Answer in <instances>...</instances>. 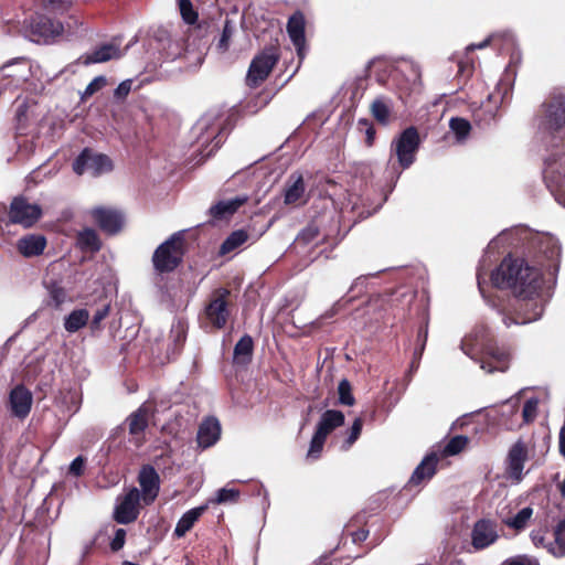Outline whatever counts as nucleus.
I'll list each match as a JSON object with an SVG mask.
<instances>
[{
	"label": "nucleus",
	"mask_w": 565,
	"mask_h": 565,
	"mask_svg": "<svg viewBox=\"0 0 565 565\" xmlns=\"http://www.w3.org/2000/svg\"><path fill=\"white\" fill-rule=\"evenodd\" d=\"M185 252V241L182 231L173 233L160 244L153 255V268L158 273L173 271L182 262Z\"/></svg>",
	"instance_id": "nucleus-1"
},
{
	"label": "nucleus",
	"mask_w": 565,
	"mask_h": 565,
	"mask_svg": "<svg viewBox=\"0 0 565 565\" xmlns=\"http://www.w3.org/2000/svg\"><path fill=\"white\" fill-rule=\"evenodd\" d=\"M221 125L215 114H205L196 121L194 131L198 134L196 142L201 148L200 153L203 159L212 156L223 143Z\"/></svg>",
	"instance_id": "nucleus-2"
},
{
	"label": "nucleus",
	"mask_w": 565,
	"mask_h": 565,
	"mask_svg": "<svg viewBox=\"0 0 565 565\" xmlns=\"http://www.w3.org/2000/svg\"><path fill=\"white\" fill-rule=\"evenodd\" d=\"M279 58L280 51L277 46L266 47L255 55L247 70L246 85L250 88L260 86L267 79Z\"/></svg>",
	"instance_id": "nucleus-3"
},
{
	"label": "nucleus",
	"mask_w": 565,
	"mask_h": 565,
	"mask_svg": "<svg viewBox=\"0 0 565 565\" xmlns=\"http://www.w3.org/2000/svg\"><path fill=\"white\" fill-rule=\"evenodd\" d=\"M32 75V65L23 57L0 67V95L7 90L24 87Z\"/></svg>",
	"instance_id": "nucleus-4"
},
{
	"label": "nucleus",
	"mask_w": 565,
	"mask_h": 565,
	"mask_svg": "<svg viewBox=\"0 0 565 565\" xmlns=\"http://www.w3.org/2000/svg\"><path fill=\"white\" fill-rule=\"evenodd\" d=\"M73 170L76 174L82 175L89 173L98 177L113 170V162L108 156L96 153L90 149H84L73 162Z\"/></svg>",
	"instance_id": "nucleus-5"
},
{
	"label": "nucleus",
	"mask_w": 565,
	"mask_h": 565,
	"mask_svg": "<svg viewBox=\"0 0 565 565\" xmlns=\"http://www.w3.org/2000/svg\"><path fill=\"white\" fill-rule=\"evenodd\" d=\"M140 491L138 488H130L126 494L117 498L114 510V519L119 524H129L139 515Z\"/></svg>",
	"instance_id": "nucleus-6"
},
{
	"label": "nucleus",
	"mask_w": 565,
	"mask_h": 565,
	"mask_svg": "<svg viewBox=\"0 0 565 565\" xmlns=\"http://www.w3.org/2000/svg\"><path fill=\"white\" fill-rule=\"evenodd\" d=\"M42 215L41 206L29 203L24 198H14L10 204L9 220L13 224L31 227Z\"/></svg>",
	"instance_id": "nucleus-7"
},
{
	"label": "nucleus",
	"mask_w": 565,
	"mask_h": 565,
	"mask_svg": "<svg viewBox=\"0 0 565 565\" xmlns=\"http://www.w3.org/2000/svg\"><path fill=\"white\" fill-rule=\"evenodd\" d=\"M140 498L145 505L152 504L160 492V476L151 465H143L138 473Z\"/></svg>",
	"instance_id": "nucleus-8"
},
{
	"label": "nucleus",
	"mask_w": 565,
	"mask_h": 565,
	"mask_svg": "<svg viewBox=\"0 0 565 565\" xmlns=\"http://www.w3.org/2000/svg\"><path fill=\"white\" fill-rule=\"evenodd\" d=\"M228 294L230 291L226 289H218L205 307L206 319L217 329H222L226 324L230 316L226 301Z\"/></svg>",
	"instance_id": "nucleus-9"
},
{
	"label": "nucleus",
	"mask_w": 565,
	"mask_h": 565,
	"mask_svg": "<svg viewBox=\"0 0 565 565\" xmlns=\"http://www.w3.org/2000/svg\"><path fill=\"white\" fill-rule=\"evenodd\" d=\"M32 403V393L24 385L20 384L14 386L9 393L10 412L19 419L28 417L31 412Z\"/></svg>",
	"instance_id": "nucleus-10"
},
{
	"label": "nucleus",
	"mask_w": 565,
	"mask_h": 565,
	"mask_svg": "<svg viewBox=\"0 0 565 565\" xmlns=\"http://www.w3.org/2000/svg\"><path fill=\"white\" fill-rule=\"evenodd\" d=\"M92 215L98 226L108 234H116L122 227L124 217L115 210L96 207L92 211Z\"/></svg>",
	"instance_id": "nucleus-11"
},
{
	"label": "nucleus",
	"mask_w": 565,
	"mask_h": 565,
	"mask_svg": "<svg viewBox=\"0 0 565 565\" xmlns=\"http://www.w3.org/2000/svg\"><path fill=\"white\" fill-rule=\"evenodd\" d=\"M31 31L33 35L38 36L35 41H47L61 35L64 31V26L58 21L41 15L32 21Z\"/></svg>",
	"instance_id": "nucleus-12"
},
{
	"label": "nucleus",
	"mask_w": 565,
	"mask_h": 565,
	"mask_svg": "<svg viewBox=\"0 0 565 565\" xmlns=\"http://www.w3.org/2000/svg\"><path fill=\"white\" fill-rule=\"evenodd\" d=\"M46 244L45 236L41 234H28L18 239L17 249L23 257L31 258L42 255Z\"/></svg>",
	"instance_id": "nucleus-13"
},
{
	"label": "nucleus",
	"mask_w": 565,
	"mask_h": 565,
	"mask_svg": "<svg viewBox=\"0 0 565 565\" xmlns=\"http://www.w3.org/2000/svg\"><path fill=\"white\" fill-rule=\"evenodd\" d=\"M221 436V425L215 417L205 418L199 426L196 441L199 447L206 449L213 446Z\"/></svg>",
	"instance_id": "nucleus-14"
},
{
	"label": "nucleus",
	"mask_w": 565,
	"mask_h": 565,
	"mask_svg": "<svg viewBox=\"0 0 565 565\" xmlns=\"http://www.w3.org/2000/svg\"><path fill=\"white\" fill-rule=\"evenodd\" d=\"M121 55L122 53L116 44L108 43L96 47L92 53L82 56V58L85 65H90L119 58Z\"/></svg>",
	"instance_id": "nucleus-15"
},
{
	"label": "nucleus",
	"mask_w": 565,
	"mask_h": 565,
	"mask_svg": "<svg viewBox=\"0 0 565 565\" xmlns=\"http://www.w3.org/2000/svg\"><path fill=\"white\" fill-rule=\"evenodd\" d=\"M247 200L248 196L246 194H241L233 199L220 201L215 205L211 206L210 213L214 218H226L245 204Z\"/></svg>",
	"instance_id": "nucleus-16"
},
{
	"label": "nucleus",
	"mask_w": 565,
	"mask_h": 565,
	"mask_svg": "<svg viewBox=\"0 0 565 565\" xmlns=\"http://www.w3.org/2000/svg\"><path fill=\"white\" fill-rule=\"evenodd\" d=\"M206 509L207 504H204L186 511L178 521L173 532L174 535L177 537L184 536L193 527L195 522L202 516Z\"/></svg>",
	"instance_id": "nucleus-17"
},
{
	"label": "nucleus",
	"mask_w": 565,
	"mask_h": 565,
	"mask_svg": "<svg viewBox=\"0 0 565 565\" xmlns=\"http://www.w3.org/2000/svg\"><path fill=\"white\" fill-rule=\"evenodd\" d=\"M254 342L250 335H243L234 347L233 362L237 365H246L253 356Z\"/></svg>",
	"instance_id": "nucleus-18"
},
{
	"label": "nucleus",
	"mask_w": 565,
	"mask_h": 565,
	"mask_svg": "<svg viewBox=\"0 0 565 565\" xmlns=\"http://www.w3.org/2000/svg\"><path fill=\"white\" fill-rule=\"evenodd\" d=\"M129 434L139 436L148 427V409L143 406L131 413L127 418Z\"/></svg>",
	"instance_id": "nucleus-19"
},
{
	"label": "nucleus",
	"mask_w": 565,
	"mask_h": 565,
	"mask_svg": "<svg viewBox=\"0 0 565 565\" xmlns=\"http://www.w3.org/2000/svg\"><path fill=\"white\" fill-rule=\"evenodd\" d=\"M89 312L86 309H75L64 319V328L67 332L74 333L86 326Z\"/></svg>",
	"instance_id": "nucleus-20"
},
{
	"label": "nucleus",
	"mask_w": 565,
	"mask_h": 565,
	"mask_svg": "<svg viewBox=\"0 0 565 565\" xmlns=\"http://www.w3.org/2000/svg\"><path fill=\"white\" fill-rule=\"evenodd\" d=\"M49 305L55 309H60L65 302L71 301V298L64 287L53 282L47 287Z\"/></svg>",
	"instance_id": "nucleus-21"
},
{
	"label": "nucleus",
	"mask_w": 565,
	"mask_h": 565,
	"mask_svg": "<svg viewBox=\"0 0 565 565\" xmlns=\"http://www.w3.org/2000/svg\"><path fill=\"white\" fill-rule=\"evenodd\" d=\"M247 238L248 234L244 230L234 231L221 245V254H227L230 252H233L234 249L243 245L247 241Z\"/></svg>",
	"instance_id": "nucleus-22"
},
{
	"label": "nucleus",
	"mask_w": 565,
	"mask_h": 565,
	"mask_svg": "<svg viewBox=\"0 0 565 565\" xmlns=\"http://www.w3.org/2000/svg\"><path fill=\"white\" fill-rule=\"evenodd\" d=\"M77 242L78 245L84 249L96 252L99 250L100 248V241L98 238V235L92 228H85L82 232H79Z\"/></svg>",
	"instance_id": "nucleus-23"
},
{
	"label": "nucleus",
	"mask_w": 565,
	"mask_h": 565,
	"mask_svg": "<svg viewBox=\"0 0 565 565\" xmlns=\"http://www.w3.org/2000/svg\"><path fill=\"white\" fill-rule=\"evenodd\" d=\"M239 498V490L235 488H221L216 491L215 497L210 499L209 503L212 504H225V503H234Z\"/></svg>",
	"instance_id": "nucleus-24"
},
{
	"label": "nucleus",
	"mask_w": 565,
	"mask_h": 565,
	"mask_svg": "<svg viewBox=\"0 0 565 565\" xmlns=\"http://www.w3.org/2000/svg\"><path fill=\"white\" fill-rule=\"evenodd\" d=\"M188 326L182 320H177L172 323L170 330V339L172 340L174 348L179 349L183 345L186 339Z\"/></svg>",
	"instance_id": "nucleus-25"
},
{
	"label": "nucleus",
	"mask_w": 565,
	"mask_h": 565,
	"mask_svg": "<svg viewBox=\"0 0 565 565\" xmlns=\"http://www.w3.org/2000/svg\"><path fill=\"white\" fill-rule=\"evenodd\" d=\"M41 3L47 12L63 14L71 8L72 0H41Z\"/></svg>",
	"instance_id": "nucleus-26"
},
{
	"label": "nucleus",
	"mask_w": 565,
	"mask_h": 565,
	"mask_svg": "<svg viewBox=\"0 0 565 565\" xmlns=\"http://www.w3.org/2000/svg\"><path fill=\"white\" fill-rule=\"evenodd\" d=\"M179 8L181 15L186 23L193 24L198 20V14L193 10L190 0H179Z\"/></svg>",
	"instance_id": "nucleus-27"
},
{
	"label": "nucleus",
	"mask_w": 565,
	"mask_h": 565,
	"mask_svg": "<svg viewBox=\"0 0 565 565\" xmlns=\"http://www.w3.org/2000/svg\"><path fill=\"white\" fill-rule=\"evenodd\" d=\"M233 26L231 25L230 21H226L224 26H223V31H222V35L218 40V43H217V47L220 51L222 52H225L228 50L230 47V40L233 35Z\"/></svg>",
	"instance_id": "nucleus-28"
},
{
	"label": "nucleus",
	"mask_w": 565,
	"mask_h": 565,
	"mask_svg": "<svg viewBox=\"0 0 565 565\" xmlns=\"http://www.w3.org/2000/svg\"><path fill=\"white\" fill-rule=\"evenodd\" d=\"M106 85V78L104 76L95 77L85 88L84 97L92 96L97 90Z\"/></svg>",
	"instance_id": "nucleus-29"
},
{
	"label": "nucleus",
	"mask_w": 565,
	"mask_h": 565,
	"mask_svg": "<svg viewBox=\"0 0 565 565\" xmlns=\"http://www.w3.org/2000/svg\"><path fill=\"white\" fill-rule=\"evenodd\" d=\"M109 313V305H104L93 316L92 319V329L97 330L100 328V322L108 316Z\"/></svg>",
	"instance_id": "nucleus-30"
},
{
	"label": "nucleus",
	"mask_w": 565,
	"mask_h": 565,
	"mask_svg": "<svg viewBox=\"0 0 565 565\" xmlns=\"http://www.w3.org/2000/svg\"><path fill=\"white\" fill-rule=\"evenodd\" d=\"M85 460L82 456L76 457L70 465V473L79 477L84 472Z\"/></svg>",
	"instance_id": "nucleus-31"
},
{
	"label": "nucleus",
	"mask_w": 565,
	"mask_h": 565,
	"mask_svg": "<svg viewBox=\"0 0 565 565\" xmlns=\"http://www.w3.org/2000/svg\"><path fill=\"white\" fill-rule=\"evenodd\" d=\"M131 85H132V82L130 79H126L124 82H121L117 88L115 89V97L118 98V99H121V98H125L130 89H131Z\"/></svg>",
	"instance_id": "nucleus-32"
},
{
	"label": "nucleus",
	"mask_w": 565,
	"mask_h": 565,
	"mask_svg": "<svg viewBox=\"0 0 565 565\" xmlns=\"http://www.w3.org/2000/svg\"><path fill=\"white\" fill-rule=\"evenodd\" d=\"M125 535H126V532L124 529H118L116 531L115 537L111 542V548L114 551H117L122 547V545L125 543Z\"/></svg>",
	"instance_id": "nucleus-33"
},
{
	"label": "nucleus",
	"mask_w": 565,
	"mask_h": 565,
	"mask_svg": "<svg viewBox=\"0 0 565 565\" xmlns=\"http://www.w3.org/2000/svg\"><path fill=\"white\" fill-rule=\"evenodd\" d=\"M282 175V170L279 168H276L274 170H270L268 174H266L267 182L275 184Z\"/></svg>",
	"instance_id": "nucleus-34"
},
{
	"label": "nucleus",
	"mask_w": 565,
	"mask_h": 565,
	"mask_svg": "<svg viewBox=\"0 0 565 565\" xmlns=\"http://www.w3.org/2000/svg\"><path fill=\"white\" fill-rule=\"evenodd\" d=\"M121 565H138V564H135V563H131V562L126 561V562H124Z\"/></svg>",
	"instance_id": "nucleus-35"
}]
</instances>
